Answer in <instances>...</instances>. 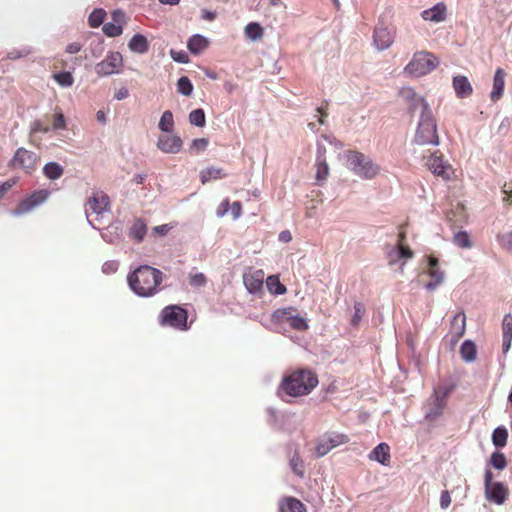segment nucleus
<instances>
[{"label":"nucleus","instance_id":"f257e3e1","mask_svg":"<svg viewBox=\"0 0 512 512\" xmlns=\"http://www.w3.org/2000/svg\"><path fill=\"white\" fill-rule=\"evenodd\" d=\"M317 374L309 368L287 371L278 387L279 395L293 398L310 394L318 385Z\"/></svg>","mask_w":512,"mask_h":512},{"label":"nucleus","instance_id":"13d9d810","mask_svg":"<svg viewBox=\"0 0 512 512\" xmlns=\"http://www.w3.org/2000/svg\"><path fill=\"white\" fill-rule=\"evenodd\" d=\"M66 126L64 115L61 112H58L54 116L53 127L55 129H64Z\"/></svg>","mask_w":512,"mask_h":512},{"label":"nucleus","instance_id":"79ce46f5","mask_svg":"<svg viewBox=\"0 0 512 512\" xmlns=\"http://www.w3.org/2000/svg\"><path fill=\"white\" fill-rule=\"evenodd\" d=\"M106 12L103 9H95L88 18L89 25L93 28L99 27L105 19Z\"/></svg>","mask_w":512,"mask_h":512},{"label":"nucleus","instance_id":"6ab92c4d","mask_svg":"<svg viewBox=\"0 0 512 512\" xmlns=\"http://www.w3.org/2000/svg\"><path fill=\"white\" fill-rule=\"evenodd\" d=\"M293 308H287L283 310H278L276 313L279 318L285 319L288 321L289 325L296 330L304 331L308 328V324L306 320L299 316L292 314Z\"/></svg>","mask_w":512,"mask_h":512},{"label":"nucleus","instance_id":"6e6552de","mask_svg":"<svg viewBox=\"0 0 512 512\" xmlns=\"http://www.w3.org/2000/svg\"><path fill=\"white\" fill-rule=\"evenodd\" d=\"M485 496L487 500L502 505L508 498L509 490L501 482L493 481V474L490 470L485 472L484 477Z\"/></svg>","mask_w":512,"mask_h":512},{"label":"nucleus","instance_id":"dca6fc26","mask_svg":"<svg viewBox=\"0 0 512 512\" xmlns=\"http://www.w3.org/2000/svg\"><path fill=\"white\" fill-rule=\"evenodd\" d=\"M182 147L183 141L177 135H161L157 141V148L168 154L179 153Z\"/></svg>","mask_w":512,"mask_h":512},{"label":"nucleus","instance_id":"8fccbe9b","mask_svg":"<svg viewBox=\"0 0 512 512\" xmlns=\"http://www.w3.org/2000/svg\"><path fill=\"white\" fill-rule=\"evenodd\" d=\"M500 244L507 249L512 251V231L499 236Z\"/></svg>","mask_w":512,"mask_h":512},{"label":"nucleus","instance_id":"ea45409f","mask_svg":"<svg viewBox=\"0 0 512 512\" xmlns=\"http://www.w3.org/2000/svg\"><path fill=\"white\" fill-rule=\"evenodd\" d=\"M177 91L185 96H190L192 94L193 85L188 77L182 76L178 79Z\"/></svg>","mask_w":512,"mask_h":512},{"label":"nucleus","instance_id":"6e6d98bb","mask_svg":"<svg viewBox=\"0 0 512 512\" xmlns=\"http://www.w3.org/2000/svg\"><path fill=\"white\" fill-rule=\"evenodd\" d=\"M170 54L172 59L179 63H187L189 60L188 55L183 51L171 50Z\"/></svg>","mask_w":512,"mask_h":512},{"label":"nucleus","instance_id":"4d7b16f0","mask_svg":"<svg viewBox=\"0 0 512 512\" xmlns=\"http://www.w3.org/2000/svg\"><path fill=\"white\" fill-rule=\"evenodd\" d=\"M230 209L229 199H224L217 207L216 214L218 217H223Z\"/></svg>","mask_w":512,"mask_h":512},{"label":"nucleus","instance_id":"c756f323","mask_svg":"<svg viewBox=\"0 0 512 512\" xmlns=\"http://www.w3.org/2000/svg\"><path fill=\"white\" fill-rule=\"evenodd\" d=\"M225 176L226 174L223 169L218 167H208L200 172V180L202 184H206L212 180L221 179Z\"/></svg>","mask_w":512,"mask_h":512},{"label":"nucleus","instance_id":"412c9836","mask_svg":"<svg viewBox=\"0 0 512 512\" xmlns=\"http://www.w3.org/2000/svg\"><path fill=\"white\" fill-rule=\"evenodd\" d=\"M370 460H374L379 462L384 466H388L390 464L391 455H390V447L387 443L378 444L368 455Z\"/></svg>","mask_w":512,"mask_h":512},{"label":"nucleus","instance_id":"5fc2aeb1","mask_svg":"<svg viewBox=\"0 0 512 512\" xmlns=\"http://www.w3.org/2000/svg\"><path fill=\"white\" fill-rule=\"evenodd\" d=\"M387 258H388L389 265H394L399 260L402 259L401 256H400V251L397 248V246L395 248H393L391 251L388 252Z\"/></svg>","mask_w":512,"mask_h":512},{"label":"nucleus","instance_id":"5701e85b","mask_svg":"<svg viewBox=\"0 0 512 512\" xmlns=\"http://www.w3.org/2000/svg\"><path fill=\"white\" fill-rule=\"evenodd\" d=\"M466 329V316L464 312L457 313L451 322L450 333L453 341H458L463 337Z\"/></svg>","mask_w":512,"mask_h":512},{"label":"nucleus","instance_id":"f03ea898","mask_svg":"<svg viewBox=\"0 0 512 512\" xmlns=\"http://www.w3.org/2000/svg\"><path fill=\"white\" fill-rule=\"evenodd\" d=\"M162 272L148 265L140 266L128 276L131 289L139 296L148 297L158 291L162 282Z\"/></svg>","mask_w":512,"mask_h":512},{"label":"nucleus","instance_id":"cd10ccee","mask_svg":"<svg viewBox=\"0 0 512 512\" xmlns=\"http://www.w3.org/2000/svg\"><path fill=\"white\" fill-rule=\"evenodd\" d=\"M209 45V41L202 35L195 34L189 38L187 47L189 51L193 54H200L203 52Z\"/></svg>","mask_w":512,"mask_h":512},{"label":"nucleus","instance_id":"09e8293b","mask_svg":"<svg viewBox=\"0 0 512 512\" xmlns=\"http://www.w3.org/2000/svg\"><path fill=\"white\" fill-rule=\"evenodd\" d=\"M208 146V140L205 138L194 139L191 143V150L195 152L203 151Z\"/></svg>","mask_w":512,"mask_h":512},{"label":"nucleus","instance_id":"c85d7f7f","mask_svg":"<svg viewBox=\"0 0 512 512\" xmlns=\"http://www.w3.org/2000/svg\"><path fill=\"white\" fill-rule=\"evenodd\" d=\"M128 47L131 51L143 54L149 49L147 38L142 34H135L129 41Z\"/></svg>","mask_w":512,"mask_h":512},{"label":"nucleus","instance_id":"49530a36","mask_svg":"<svg viewBox=\"0 0 512 512\" xmlns=\"http://www.w3.org/2000/svg\"><path fill=\"white\" fill-rule=\"evenodd\" d=\"M207 282V278L203 273H196L189 276V283L194 287L204 286Z\"/></svg>","mask_w":512,"mask_h":512},{"label":"nucleus","instance_id":"1a4fd4ad","mask_svg":"<svg viewBox=\"0 0 512 512\" xmlns=\"http://www.w3.org/2000/svg\"><path fill=\"white\" fill-rule=\"evenodd\" d=\"M123 65L120 52H109L101 62L96 64L95 72L100 77L118 74L122 71Z\"/></svg>","mask_w":512,"mask_h":512},{"label":"nucleus","instance_id":"f704fd0d","mask_svg":"<svg viewBox=\"0 0 512 512\" xmlns=\"http://www.w3.org/2000/svg\"><path fill=\"white\" fill-rule=\"evenodd\" d=\"M158 127L161 131L169 133L174 128V119L173 114L170 110H166L163 112Z\"/></svg>","mask_w":512,"mask_h":512},{"label":"nucleus","instance_id":"4be33fe9","mask_svg":"<svg viewBox=\"0 0 512 512\" xmlns=\"http://www.w3.org/2000/svg\"><path fill=\"white\" fill-rule=\"evenodd\" d=\"M279 512H307V508L299 499L286 496L279 501Z\"/></svg>","mask_w":512,"mask_h":512},{"label":"nucleus","instance_id":"a878e982","mask_svg":"<svg viewBox=\"0 0 512 512\" xmlns=\"http://www.w3.org/2000/svg\"><path fill=\"white\" fill-rule=\"evenodd\" d=\"M400 95L405 99L407 100L408 102L411 103V109L412 110H415L419 105L422 106L423 110H427L428 109V104L425 102V100L416 94V92L410 88V87H405V88H402L400 90Z\"/></svg>","mask_w":512,"mask_h":512},{"label":"nucleus","instance_id":"c03bdc74","mask_svg":"<svg viewBox=\"0 0 512 512\" xmlns=\"http://www.w3.org/2000/svg\"><path fill=\"white\" fill-rule=\"evenodd\" d=\"M490 462L491 465L498 470H503L507 466L506 457L501 452H494L491 455Z\"/></svg>","mask_w":512,"mask_h":512},{"label":"nucleus","instance_id":"37998d69","mask_svg":"<svg viewBox=\"0 0 512 512\" xmlns=\"http://www.w3.org/2000/svg\"><path fill=\"white\" fill-rule=\"evenodd\" d=\"M189 121L192 125L203 127L205 125V113L203 109H195L189 114Z\"/></svg>","mask_w":512,"mask_h":512},{"label":"nucleus","instance_id":"774afa93","mask_svg":"<svg viewBox=\"0 0 512 512\" xmlns=\"http://www.w3.org/2000/svg\"><path fill=\"white\" fill-rule=\"evenodd\" d=\"M129 96V91L127 88L122 87L118 89L114 95L115 99L117 100H123Z\"/></svg>","mask_w":512,"mask_h":512},{"label":"nucleus","instance_id":"9b49d317","mask_svg":"<svg viewBox=\"0 0 512 512\" xmlns=\"http://www.w3.org/2000/svg\"><path fill=\"white\" fill-rule=\"evenodd\" d=\"M38 157L34 152L25 148H19L15 152L11 165L14 168H21L27 172H31L36 168Z\"/></svg>","mask_w":512,"mask_h":512},{"label":"nucleus","instance_id":"f8f14e48","mask_svg":"<svg viewBox=\"0 0 512 512\" xmlns=\"http://www.w3.org/2000/svg\"><path fill=\"white\" fill-rule=\"evenodd\" d=\"M49 191L38 190L29 197L23 199L14 210L15 215H22L32 211L34 208L42 204L49 197Z\"/></svg>","mask_w":512,"mask_h":512},{"label":"nucleus","instance_id":"9d476101","mask_svg":"<svg viewBox=\"0 0 512 512\" xmlns=\"http://www.w3.org/2000/svg\"><path fill=\"white\" fill-rule=\"evenodd\" d=\"M349 442V437L342 433H330L317 439L315 455L317 458L328 454L333 448Z\"/></svg>","mask_w":512,"mask_h":512},{"label":"nucleus","instance_id":"052dcab7","mask_svg":"<svg viewBox=\"0 0 512 512\" xmlns=\"http://www.w3.org/2000/svg\"><path fill=\"white\" fill-rule=\"evenodd\" d=\"M112 20H113L112 23L119 24L122 27L123 23L125 22V14H124V12H122L120 10H115L112 13Z\"/></svg>","mask_w":512,"mask_h":512},{"label":"nucleus","instance_id":"3c124183","mask_svg":"<svg viewBox=\"0 0 512 512\" xmlns=\"http://www.w3.org/2000/svg\"><path fill=\"white\" fill-rule=\"evenodd\" d=\"M172 229V226L169 224H163L159 226H155L152 229V235L154 236H165L168 234V232Z\"/></svg>","mask_w":512,"mask_h":512},{"label":"nucleus","instance_id":"de8ad7c7","mask_svg":"<svg viewBox=\"0 0 512 512\" xmlns=\"http://www.w3.org/2000/svg\"><path fill=\"white\" fill-rule=\"evenodd\" d=\"M363 314H364V308H363L362 303H360V302L355 303L354 314H353V317L351 320V322L354 326H357L359 324Z\"/></svg>","mask_w":512,"mask_h":512},{"label":"nucleus","instance_id":"393cba45","mask_svg":"<svg viewBox=\"0 0 512 512\" xmlns=\"http://www.w3.org/2000/svg\"><path fill=\"white\" fill-rule=\"evenodd\" d=\"M503 353L506 354L512 345V315L506 314L502 321Z\"/></svg>","mask_w":512,"mask_h":512},{"label":"nucleus","instance_id":"423d86ee","mask_svg":"<svg viewBox=\"0 0 512 512\" xmlns=\"http://www.w3.org/2000/svg\"><path fill=\"white\" fill-rule=\"evenodd\" d=\"M187 320V311L178 305L167 306L161 311L160 314V323L162 325L170 326L181 331L188 329Z\"/></svg>","mask_w":512,"mask_h":512},{"label":"nucleus","instance_id":"39448f33","mask_svg":"<svg viewBox=\"0 0 512 512\" xmlns=\"http://www.w3.org/2000/svg\"><path fill=\"white\" fill-rule=\"evenodd\" d=\"M414 140L419 145L439 144L436 120L429 109L422 111Z\"/></svg>","mask_w":512,"mask_h":512},{"label":"nucleus","instance_id":"bf43d9fd","mask_svg":"<svg viewBox=\"0 0 512 512\" xmlns=\"http://www.w3.org/2000/svg\"><path fill=\"white\" fill-rule=\"evenodd\" d=\"M450 504H451L450 493L447 490H443L441 492V496H440V506H441V508L446 509L450 506Z\"/></svg>","mask_w":512,"mask_h":512},{"label":"nucleus","instance_id":"4c0bfd02","mask_svg":"<svg viewBox=\"0 0 512 512\" xmlns=\"http://www.w3.org/2000/svg\"><path fill=\"white\" fill-rule=\"evenodd\" d=\"M52 78L62 87H71L74 83V78L68 71L54 73Z\"/></svg>","mask_w":512,"mask_h":512},{"label":"nucleus","instance_id":"72a5a7b5","mask_svg":"<svg viewBox=\"0 0 512 512\" xmlns=\"http://www.w3.org/2000/svg\"><path fill=\"white\" fill-rule=\"evenodd\" d=\"M43 173L48 179L56 180L63 175L64 169L56 162H49L44 166Z\"/></svg>","mask_w":512,"mask_h":512},{"label":"nucleus","instance_id":"b1692460","mask_svg":"<svg viewBox=\"0 0 512 512\" xmlns=\"http://www.w3.org/2000/svg\"><path fill=\"white\" fill-rule=\"evenodd\" d=\"M453 88L459 98L469 97L473 93V88L466 76H455L453 78Z\"/></svg>","mask_w":512,"mask_h":512},{"label":"nucleus","instance_id":"603ef678","mask_svg":"<svg viewBox=\"0 0 512 512\" xmlns=\"http://www.w3.org/2000/svg\"><path fill=\"white\" fill-rule=\"evenodd\" d=\"M397 248L400 251V256L402 259H411L414 256L413 251L410 249L409 246L405 244H396Z\"/></svg>","mask_w":512,"mask_h":512},{"label":"nucleus","instance_id":"0eeeda50","mask_svg":"<svg viewBox=\"0 0 512 512\" xmlns=\"http://www.w3.org/2000/svg\"><path fill=\"white\" fill-rule=\"evenodd\" d=\"M454 383H444L434 388L433 394L428 399L429 412L426 416H438L442 413L446 405V400L450 393L454 390Z\"/></svg>","mask_w":512,"mask_h":512},{"label":"nucleus","instance_id":"e2e57ef3","mask_svg":"<svg viewBox=\"0 0 512 512\" xmlns=\"http://www.w3.org/2000/svg\"><path fill=\"white\" fill-rule=\"evenodd\" d=\"M230 208H231L233 218L234 219L239 218L241 215V211H242L241 203L238 201H235L232 203V205H230Z\"/></svg>","mask_w":512,"mask_h":512},{"label":"nucleus","instance_id":"2eb2a0df","mask_svg":"<svg viewBox=\"0 0 512 512\" xmlns=\"http://www.w3.org/2000/svg\"><path fill=\"white\" fill-rule=\"evenodd\" d=\"M426 164L433 174L440 176L443 179L450 178L452 168L446 161L443 160L441 154L438 155V152L433 153L428 158Z\"/></svg>","mask_w":512,"mask_h":512},{"label":"nucleus","instance_id":"aec40b11","mask_svg":"<svg viewBox=\"0 0 512 512\" xmlns=\"http://www.w3.org/2000/svg\"><path fill=\"white\" fill-rule=\"evenodd\" d=\"M505 76L506 72L504 71V69L498 68L495 71L493 79V88L490 93V98L493 102H497L503 96L505 87Z\"/></svg>","mask_w":512,"mask_h":512},{"label":"nucleus","instance_id":"0e129e2a","mask_svg":"<svg viewBox=\"0 0 512 512\" xmlns=\"http://www.w3.org/2000/svg\"><path fill=\"white\" fill-rule=\"evenodd\" d=\"M316 160H326V148L320 142L317 143Z\"/></svg>","mask_w":512,"mask_h":512},{"label":"nucleus","instance_id":"e433bc0d","mask_svg":"<svg viewBox=\"0 0 512 512\" xmlns=\"http://www.w3.org/2000/svg\"><path fill=\"white\" fill-rule=\"evenodd\" d=\"M508 432L504 427H497L492 434V441L496 447H504L507 443Z\"/></svg>","mask_w":512,"mask_h":512},{"label":"nucleus","instance_id":"7c9ffc66","mask_svg":"<svg viewBox=\"0 0 512 512\" xmlns=\"http://www.w3.org/2000/svg\"><path fill=\"white\" fill-rule=\"evenodd\" d=\"M266 286L268 291L273 295H283L287 291L285 285L280 282L278 275L268 276L266 279Z\"/></svg>","mask_w":512,"mask_h":512},{"label":"nucleus","instance_id":"7ed1b4c3","mask_svg":"<svg viewBox=\"0 0 512 512\" xmlns=\"http://www.w3.org/2000/svg\"><path fill=\"white\" fill-rule=\"evenodd\" d=\"M345 158L350 170L363 179H373L380 172V167L362 152L348 150Z\"/></svg>","mask_w":512,"mask_h":512},{"label":"nucleus","instance_id":"ddd939ff","mask_svg":"<svg viewBox=\"0 0 512 512\" xmlns=\"http://www.w3.org/2000/svg\"><path fill=\"white\" fill-rule=\"evenodd\" d=\"M394 39L395 30L393 28H388L383 25L376 26L373 35V43L379 51L388 49L393 44Z\"/></svg>","mask_w":512,"mask_h":512},{"label":"nucleus","instance_id":"c9c22d12","mask_svg":"<svg viewBox=\"0 0 512 512\" xmlns=\"http://www.w3.org/2000/svg\"><path fill=\"white\" fill-rule=\"evenodd\" d=\"M290 467L297 476L301 478L304 476V462L297 449H295L294 454L290 459Z\"/></svg>","mask_w":512,"mask_h":512},{"label":"nucleus","instance_id":"2f4dec72","mask_svg":"<svg viewBox=\"0 0 512 512\" xmlns=\"http://www.w3.org/2000/svg\"><path fill=\"white\" fill-rule=\"evenodd\" d=\"M460 354L464 361H474L477 355L475 344L471 340L464 341L460 348Z\"/></svg>","mask_w":512,"mask_h":512},{"label":"nucleus","instance_id":"338daca9","mask_svg":"<svg viewBox=\"0 0 512 512\" xmlns=\"http://www.w3.org/2000/svg\"><path fill=\"white\" fill-rule=\"evenodd\" d=\"M81 44L78 43V42H73V43H70L67 47H66V51L69 53V54H75V53H78L80 50H81Z\"/></svg>","mask_w":512,"mask_h":512},{"label":"nucleus","instance_id":"a18cd8bd","mask_svg":"<svg viewBox=\"0 0 512 512\" xmlns=\"http://www.w3.org/2000/svg\"><path fill=\"white\" fill-rule=\"evenodd\" d=\"M103 32L109 37H116L122 34V27L119 24L106 23L102 28Z\"/></svg>","mask_w":512,"mask_h":512},{"label":"nucleus","instance_id":"4468645a","mask_svg":"<svg viewBox=\"0 0 512 512\" xmlns=\"http://www.w3.org/2000/svg\"><path fill=\"white\" fill-rule=\"evenodd\" d=\"M439 260L434 256L428 257V270L427 275L430 277V281L425 284V288L428 291H434L444 281V272L438 266Z\"/></svg>","mask_w":512,"mask_h":512},{"label":"nucleus","instance_id":"864d4df0","mask_svg":"<svg viewBox=\"0 0 512 512\" xmlns=\"http://www.w3.org/2000/svg\"><path fill=\"white\" fill-rule=\"evenodd\" d=\"M17 183V178H11L0 185V199L3 198L5 193H7L15 184Z\"/></svg>","mask_w":512,"mask_h":512},{"label":"nucleus","instance_id":"58836bf2","mask_svg":"<svg viewBox=\"0 0 512 512\" xmlns=\"http://www.w3.org/2000/svg\"><path fill=\"white\" fill-rule=\"evenodd\" d=\"M243 282L250 293L256 292V272L249 268L243 275Z\"/></svg>","mask_w":512,"mask_h":512},{"label":"nucleus","instance_id":"680f3d73","mask_svg":"<svg viewBox=\"0 0 512 512\" xmlns=\"http://www.w3.org/2000/svg\"><path fill=\"white\" fill-rule=\"evenodd\" d=\"M245 33L248 38H250L251 40H255L256 39V22H250L245 28Z\"/></svg>","mask_w":512,"mask_h":512},{"label":"nucleus","instance_id":"a211bd4d","mask_svg":"<svg viewBox=\"0 0 512 512\" xmlns=\"http://www.w3.org/2000/svg\"><path fill=\"white\" fill-rule=\"evenodd\" d=\"M447 6L444 2L435 4L432 8L421 12V17L425 21L440 23L446 20Z\"/></svg>","mask_w":512,"mask_h":512},{"label":"nucleus","instance_id":"473e14b6","mask_svg":"<svg viewBox=\"0 0 512 512\" xmlns=\"http://www.w3.org/2000/svg\"><path fill=\"white\" fill-rule=\"evenodd\" d=\"M315 168H316L315 179H316L317 183L321 185L327 180V178L329 176L330 168L327 163V160H323V161L316 160Z\"/></svg>","mask_w":512,"mask_h":512},{"label":"nucleus","instance_id":"a19ab883","mask_svg":"<svg viewBox=\"0 0 512 512\" xmlns=\"http://www.w3.org/2000/svg\"><path fill=\"white\" fill-rule=\"evenodd\" d=\"M453 242L460 248H471L472 242L466 231H459L453 237Z\"/></svg>","mask_w":512,"mask_h":512},{"label":"nucleus","instance_id":"20e7f679","mask_svg":"<svg viewBox=\"0 0 512 512\" xmlns=\"http://www.w3.org/2000/svg\"><path fill=\"white\" fill-rule=\"evenodd\" d=\"M439 65V59L429 51H418L412 56V59L405 66L404 72L420 77L429 74L437 68Z\"/></svg>","mask_w":512,"mask_h":512},{"label":"nucleus","instance_id":"bb28decb","mask_svg":"<svg viewBox=\"0 0 512 512\" xmlns=\"http://www.w3.org/2000/svg\"><path fill=\"white\" fill-rule=\"evenodd\" d=\"M147 233V225L141 218H136L131 227L129 228V237L138 242L143 241L145 235Z\"/></svg>","mask_w":512,"mask_h":512},{"label":"nucleus","instance_id":"f3484780","mask_svg":"<svg viewBox=\"0 0 512 512\" xmlns=\"http://www.w3.org/2000/svg\"><path fill=\"white\" fill-rule=\"evenodd\" d=\"M109 205V197L106 194L95 192L87 201L86 214L89 215V212H91L100 215L109 208Z\"/></svg>","mask_w":512,"mask_h":512},{"label":"nucleus","instance_id":"69168bd1","mask_svg":"<svg viewBox=\"0 0 512 512\" xmlns=\"http://www.w3.org/2000/svg\"><path fill=\"white\" fill-rule=\"evenodd\" d=\"M279 241L289 243L292 240V234L289 230H283L279 234Z\"/></svg>","mask_w":512,"mask_h":512}]
</instances>
